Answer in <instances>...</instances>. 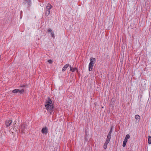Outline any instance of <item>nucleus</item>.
Returning <instances> with one entry per match:
<instances>
[{
  "label": "nucleus",
  "mask_w": 151,
  "mask_h": 151,
  "mask_svg": "<svg viewBox=\"0 0 151 151\" xmlns=\"http://www.w3.org/2000/svg\"><path fill=\"white\" fill-rule=\"evenodd\" d=\"M69 66V64H67L66 65H65L63 67V68L62 69V71H65L66 69Z\"/></svg>",
  "instance_id": "6e6552de"
},
{
  "label": "nucleus",
  "mask_w": 151,
  "mask_h": 151,
  "mask_svg": "<svg viewBox=\"0 0 151 151\" xmlns=\"http://www.w3.org/2000/svg\"><path fill=\"white\" fill-rule=\"evenodd\" d=\"M19 91H18V92H19L20 94H22L24 92V90L23 89H22V90H20L19 89Z\"/></svg>",
  "instance_id": "dca6fc26"
},
{
  "label": "nucleus",
  "mask_w": 151,
  "mask_h": 151,
  "mask_svg": "<svg viewBox=\"0 0 151 151\" xmlns=\"http://www.w3.org/2000/svg\"><path fill=\"white\" fill-rule=\"evenodd\" d=\"M135 118L137 119H139L140 118V116L138 115H136L135 116Z\"/></svg>",
  "instance_id": "f3484780"
},
{
  "label": "nucleus",
  "mask_w": 151,
  "mask_h": 151,
  "mask_svg": "<svg viewBox=\"0 0 151 151\" xmlns=\"http://www.w3.org/2000/svg\"><path fill=\"white\" fill-rule=\"evenodd\" d=\"M111 132H109L108 134V135L111 136Z\"/></svg>",
  "instance_id": "393cba45"
},
{
  "label": "nucleus",
  "mask_w": 151,
  "mask_h": 151,
  "mask_svg": "<svg viewBox=\"0 0 151 151\" xmlns=\"http://www.w3.org/2000/svg\"><path fill=\"white\" fill-rule=\"evenodd\" d=\"M96 59L94 58H90V62L89 65V71H91L92 70L93 67L94 65Z\"/></svg>",
  "instance_id": "f03ea898"
},
{
  "label": "nucleus",
  "mask_w": 151,
  "mask_h": 151,
  "mask_svg": "<svg viewBox=\"0 0 151 151\" xmlns=\"http://www.w3.org/2000/svg\"><path fill=\"white\" fill-rule=\"evenodd\" d=\"M19 131L20 133L23 134L25 133L27 129L26 125L24 124H22L19 128Z\"/></svg>",
  "instance_id": "7ed1b4c3"
},
{
  "label": "nucleus",
  "mask_w": 151,
  "mask_h": 151,
  "mask_svg": "<svg viewBox=\"0 0 151 151\" xmlns=\"http://www.w3.org/2000/svg\"><path fill=\"white\" fill-rule=\"evenodd\" d=\"M16 124V123L15 122L14 124V125H15Z\"/></svg>",
  "instance_id": "bb28decb"
},
{
  "label": "nucleus",
  "mask_w": 151,
  "mask_h": 151,
  "mask_svg": "<svg viewBox=\"0 0 151 151\" xmlns=\"http://www.w3.org/2000/svg\"><path fill=\"white\" fill-rule=\"evenodd\" d=\"M52 37L53 38H55V35H54V33L51 35Z\"/></svg>",
  "instance_id": "5701e85b"
},
{
  "label": "nucleus",
  "mask_w": 151,
  "mask_h": 151,
  "mask_svg": "<svg viewBox=\"0 0 151 151\" xmlns=\"http://www.w3.org/2000/svg\"><path fill=\"white\" fill-rule=\"evenodd\" d=\"M127 142L124 140V141L122 145L123 147H124L126 146Z\"/></svg>",
  "instance_id": "a211bd4d"
},
{
  "label": "nucleus",
  "mask_w": 151,
  "mask_h": 151,
  "mask_svg": "<svg viewBox=\"0 0 151 151\" xmlns=\"http://www.w3.org/2000/svg\"><path fill=\"white\" fill-rule=\"evenodd\" d=\"M12 123V121L11 120H6V121L5 124L6 127H9L10 126L11 123Z\"/></svg>",
  "instance_id": "39448f33"
},
{
  "label": "nucleus",
  "mask_w": 151,
  "mask_h": 151,
  "mask_svg": "<svg viewBox=\"0 0 151 151\" xmlns=\"http://www.w3.org/2000/svg\"><path fill=\"white\" fill-rule=\"evenodd\" d=\"M130 138V136L129 134H127L126 137H125V138L124 139V140L125 141H126L127 142V139H129Z\"/></svg>",
  "instance_id": "9b49d317"
},
{
  "label": "nucleus",
  "mask_w": 151,
  "mask_h": 151,
  "mask_svg": "<svg viewBox=\"0 0 151 151\" xmlns=\"http://www.w3.org/2000/svg\"><path fill=\"white\" fill-rule=\"evenodd\" d=\"M48 62L50 63H52V60H49L48 61Z\"/></svg>",
  "instance_id": "412c9836"
},
{
  "label": "nucleus",
  "mask_w": 151,
  "mask_h": 151,
  "mask_svg": "<svg viewBox=\"0 0 151 151\" xmlns=\"http://www.w3.org/2000/svg\"><path fill=\"white\" fill-rule=\"evenodd\" d=\"M46 104L45 105V106L46 109L51 114L54 110V108L51 100L49 97L48 98V100L46 101Z\"/></svg>",
  "instance_id": "f257e3e1"
},
{
  "label": "nucleus",
  "mask_w": 151,
  "mask_h": 151,
  "mask_svg": "<svg viewBox=\"0 0 151 151\" xmlns=\"http://www.w3.org/2000/svg\"><path fill=\"white\" fill-rule=\"evenodd\" d=\"M26 86V85H20V87H21V88H22V87H25V86Z\"/></svg>",
  "instance_id": "b1692460"
},
{
  "label": "nucleus",
  "mask_w": 151,
  "mask_h": 151,
  "mask_svg": "<svg viewBox=\"0 0 151 151\" xmlns=\"http://www.w3.org/2000/svg\"><path fill=\"white\" fill-rule=\"evenodd\" d=\"M52 8V6L50 4H48L46 7V9L47 10H50V9Z\"/></svg>",
  "instance_id": "0eeeda50"
},
{
  "label": "nucleus",
  "mask_w": 151,
  "mask_h": 151,
  "mask_svg": "<svg viewBox=\"0 0 151 151\" xmlns=\"http://www.w3.org/2000/svg\"><path fill=\"white\" fill-rule=\"evenodd\" d=\"M48 132V129L46 127L43 128L41 130L42 133L45 134H46Z\"/></svg>",
  "instance_id": "423d86ee"
},
{
  "label": "nucleus",
  "mask_w": 151,
  "mask_h": 151,
  "mask_svg": "<svg viewBox=\"0 0 151 151\" xmlns=\"http://www.w3.org/2000/svg\"><path fill=\"white\" fill-rule=\"evenodd\" d=\"M111 138V136L108 135L106 141L109 142Z\"/></svg>",
  "instance_id": "ddd939ff"
},
{
  "label": "nucleus",
  "mask_w": 151,
  "mask_h": 151,
  "mask_svg": "<svg viewBox=\"0 0 151 151\" xmlns=\"http://www.w3.org/2000/svg\"><path fill=\"white\" fill-rule=\"evenodd\" d=\"M13 130L14 131H17V129L15 128V127H13Z\"/></svg>",
  "instance_id": "aec40b11"
},
{
  "label": "nucleus",
  "mask_w": 151,
  "mask_h": 151,
  "mask_svg": "<svg viewBox=\"0 0 151 151\" xmlns=\"http://www.w3.org/2000/svg\"><path fill=\"white\" fill-rule=\"evenodd\" d=\"M50 13V10H47L46 9L45 14L46 16H48Z\"/></svg>",
  "instance_id": "f8f14e48"
},
{
  "label": "nucleus",
  "mask_w": 151,
  "mask_h": 151,
  "mask_svg": "<svg viewBox=\"0 0 151 151\" xmlns=\"http://www.w3.org/2000/svg\"><path fill=\"white\" fill-rule=\"evenodd\" d=\"M51 35H52V34H53L54 33L53 32V31H52V32H51Z\"/></svg>",
  "instance_id": "a878e982"
},
{
  "label": "nucleus",
  "mask_w": 151,
  "mask_h": 151,
  "mask_svg": "<svg viewBox=\"0 0 151 151\" xmlns=\"http://www.w3.org/2000/svg\"><path fill=\"white\" fill-rule=\"evenodd\" d=\"M19 89H15L12 91V92L13 93H15L18 92L19 91Z\"/></svg>",
  "instance_id": "4468645a"
},
{
  "label": "nucleus",
  "mask_w": 151,
  "mask_h": 151,
  "mask_svg": "<svg viewBox=\"0 0 151 151\" xmlns=\"http://www.w3.org/2000/svg\"><path fill=\"white\" fill-rule=\"evenodd\" d=\"M109 142H108L107 141H106L104 144V148L105 149H106L107 147V145L108 144Z\"/></svg>",
  "instance_id": "9d476101"
},
{
  "label": "nucleus",
  "mask_w": 151,
  "mask_h": 151,
  "mask_svg": "<svg viewBox=\"0 0 151 151\" xmlns=\"http://www.w3.org/2000/svg\"><path fill=\"white\" fill-rule=\"evenodd\" d=\"M148 142L149 144H151V137L149 136L148 137Z\"/></svg>",
  "instance_id": "2eb2a0df"
},
{
  "label": "nucleus",
  "mask_w": 151,
  "mask_h": 151,
  "mask_svg": "<svg viewBox=\"0 0 151 151\" xmlns=\"http://www.w3.org/2000/svg\"><path fill=\"white\" fill-rule=\"evenodd\" d=\"M22 12V11H21V13Z\"/></svg>",
  "instance_id": "cd10ccee"
},
{
  "label": "nucleus",
  "mask_w": 151,
  "mask_h": 151,
  "mask_svg": "<svg viewBox=\"0 0 151 151\" xmlns=\"http://www.w3.org/2000/svg\"><path fill=\"white\" fill-rule=\"evenodd\" d=\"M112 126L111 127V128L110 129V131L109 132H111V133L112 132Z\"/></svg>",
  "instance_id": "4be33fe9"
},
{
  "label": "nucleus",
  "mask_w": 151,
  "mask_h": 151,
  "mask_svg": "<svg viewBox=\"0 0 151 151\" xmlns=\"http://www.w3.org/2000/svg\"><path fill=\"white\" fill-rule=\"evenodd\" d=\"M23 3L27 6L28 9L29 10V7L31 4V0H24Z\"/></svg>",
  "instance_id": "20e7f679"
},
{
  "label": "nucleus",
  "mask_w": 151,
  "mask_h": 151,
  "mask_svg": "<svg viewBox=\"0 0 151 151\" xmlns=\"http://www.w3.org/2000/svg\"><path fill=\"white\" fill-rule=\"evenodd\" d=\"M70 71H72V72H74L77 69V68H72L71 67V66L70 65Z\"/></svg>",
  "instance_id": "1a4fd4ad"
},
{
  "label": "nucleus",
  "mask_w": 151,
  "mask_h": 151,
  "mask_svg": "<svg viewBox=\"0 0 151 151\" xmlns=\"http://www.w3.org/2000/svg\"><path fill=\"white\" fill-rule=\"evenodd\" d=\"M47 32H52V30L51 29H49L47 31Z\"/></svg>",
  "instance_id": "6ab92c4d"
}]
</instances>
